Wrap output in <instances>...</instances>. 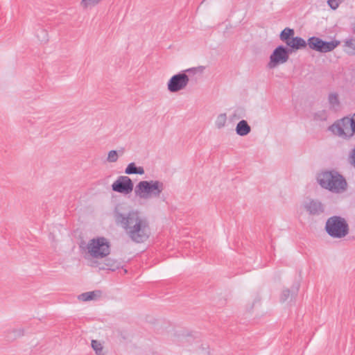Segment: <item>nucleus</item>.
Returning a JSON list of instances; mask_svg holds the SVG:
<instances>
[{"label":"nucleus","mask_w":355,"mask_h":355,"mask_svg":"<svg viewBox=\"0 0 355 355\" xmlns=\"http://www.w3.org/2000/svg\"><path fill=\"white\" fill-rule=\"evenodd\" d=\"M347 117H345L334 123L330 127L331 130L338 136H347L349 132V125H347Z\"/></svg>","instance_id":"11"},{"label":"nucleus","mask_w":355,"mask_h":355,"mask_svg":"<svg viewBox=\"0 0 355 355\" xmlns=\"http://www.w3.org/2000/svg\"><path fill=\"white\" fill-rule=\"evenodd\" d=\"M354 31L355 32V26H354Z\"/></svg>","instance_id":"32"},{"label":"nucleus","mask_w":355,"mask_h":355,"mask_svg":"<svg viewBox=\"0 0 355 355\" xmlns=\"http://www.w3.org/2000/svg\"><path fill=\"white\" fill-rule=\"evenodd\" d=\"M86 249L90 257L103 259L110 253V244L105 237L94 238L89 241Z\"/></svg>","instance_id":"4"},{"label":"nucleus","mask_w":355,"mask_h":355,"mask_svg":"<svg viewBox=\"0 0 355 355\" xmlns=\"http://www.w3.org/2000/svg\"><path fill=\"white\" fill-rule=\"evenodd\" d=\"M291 50L284 46H277L270 56V61L268 64L269 69H273L280 64L286 62L289 58V53Z\"/></svg>","instance_id":"7"},{"label":"nucleus","mask_w":355,"mask_h":355,"mask_svg":"<svg viewBox=\"0 0 355 355\" xmlns=\"http://www.w3.org/2000/svg\"><path fill=\"white\" fill-rule=\"evenodd\" d=\"M36 36L42 42H46L48 41V33L45 30L42 28H39L37 30Z\"/></svg>","instance_id":"22"},{"label":"nucleus","mask_w":355,"mask_h":355,"mask_svg":"<svg viewBox=\"0 0 355 355\" xmlns=\"http://www.w3.org/2000/svg\"><path fill=\"white\" fill-rule=\"evenodd\" d=\"M345 52L349 55H355V38H348L344 41Z\"/></svg>","instance_id":"17"},{"label":"nucleus","mask_w":355,"mask_h":355,"mask_svg":"<svg viewBox=\"0 0 355 355\" xmlns=\"http://www.w3.org/2000/svg\"><path fill=\"white\" fill-rule=\"evenodd\" d=\"M191 70H192V69H187V71H191Z\"/></svg>","instance_id":"30"},{"label":"nucleus","mask_w":355,"mask_h":355,"mask_svg":"<svg viewBox=\"0 0 355 355\" xmlns=\"http://www.w3.org/2000/svg\"><path fill=\"white\" fill-rule=\"evenodd\" d=\"M164 189V184L159 180H144L139 182L135 189V195L141 199L159 198Z\"/></svg>","instance_id":"3"},{"label":"nucleus","mask_w":355,"mask_h":355,"mask_svg":"<svg viewBox=\"0 0 355 355\" xmlns=\"http://www.w3.org/2000/svg\"><path fill=\"white\" fill-rule=\"evenodd\" d=\"M347 125H349V132L352 131L353 134H355V114L352 118L347 117Z\"/></svg>","instance_id":"24"},{"label":"nucleus","mask_w":355,"mask_h":355,"mask_svg":"<svg viewBox=\"0 0 355 355\" xmlns=\"http://www.w3.org/2000/svg\"><path fill=\"white\" fill-rule=\"evenodd\" d=\"M119 156L116 150H112L108 153L107 160L109 162H116L118 160Z\"/></svg>","instance_id":"23"},{"label":"nucleus","mask_w":355,"mask_h":355,"mask_svg":"<svg viewBox=\"0 0 355 355\" xmlns=\"http://www.w3.org/2000/svg\"><path fill=\"white\" fill-rule=\"evenodd\" d=\"M350 158H351V164L355 167V148L354 150H352L351 155H350Z\"/></svg>","instance_id":"29"},{"label":"nucleus","mask_w":355,"mask_h":355,"mask_svg":"<svg viewBox=\"0 0 355 355\" xmlns=\"http://www.w3.org/2000/svg\"><path fill=\"white\" fill-rule=\"evenodd\" d=\"M101 0H82L81 4L84 8L94 6L98 4Z\"/></svg>","instance_id":"25"},{"label":"nucleus","mask_w":355,"mask_h":355,"mask_svg":"<svg viewBox=\"0 0 355 355\" xmlns=\"http://www.w3.org/2000/svg\"><path fill=\"white\" fill-rule=\"evenodd\" d=\"M206 1V0H203V1H202V3L204 1Z\"/></svg>","instance_id":"31"},{"label":"nucleus","mask_w":355,"mask_h":355,"mask_svg":"<svg viewBox=\"0 0 355 355\" xmlns=\"http://www.w3.org/2000/svg\"><path fill=\"white\" fill-rule=\"evenodd\" d=\"M189 81L188 76L184 73H179L173 76L168 82L167 88L170 92L175 93L186 88Z\"/></svg>","instance_id":"8"},{"label":"nucleus","mask_w":355,"mask_h":355,"mask_svg":"<svg viewBox=\"0 0 355 355\" xmlns=\"http://www.w3.org/2000/svg\"><path fill=\"white\" fill-rule=\"evenodd\" d=\"M327 117V114L325 110L319 111L315 114V118L319 120H326Z\"/></svg>","instance_id":"27"},{"label":"nucleus","mask_w":355,"mask_h":355,"mask_svg":"<svg viewBox=\"0 0 355 355\" xmlns=\"http://www.w3.org/2000/svg\"><path fill=\"white\" fill-rule=\"evenodd\" d=\"M287 45L293 49H300L305 48L307 45L306 41L300 37H292L289 42H287Z\"/></svg>","instance_id":"12"},{"label":"nucleus","mask_w":355,"mask_h":355,"mask_svg":"<svg viewBox=\"0 0 355 355\" xmlns=\"http://www.w3.org/2000/svg\"><path fill=\"white\" fill-rule=\"evenodd\" d=\"M24 335V329L22 327L12 329L8 331L7 338L8 340H15Z\"/></svg>","instance_id":"18"},{"label":"nucleus","mask_w":355,"mask_h":355,"mask_svg":"<svg viewBox=\"0 0 355 355\" xmlns=\"http://www.w3.org/2000/svg\"><path fill=\"white\" fill-rule=\"evenodd\" d=\"M125 173L128 175L131 174H139L143 175L144 173V169L141 166H137L134 162L130 163L125 170Z\"/></svg>","instance_id":"16"},{"label":"nucleus","mask_w":355,"mask_h":355,"mask_svg":"<svg viewBox=\"0 0 355 355\" xmlns=\"http://www.w3.org/2000/svg\"><path fill=\"white\" fill-rule=\"evenodd\" d=\"M92 349L95 351L96 355H105L103 347L101 343L97 340H92L91 343Z\"/></svg>","instance_id":"20"},{"label":"nucleus","mask_w":355,"mask_h":355,"mask_svg":"<svg viewBox=\"0 0 355 355\" xmlns=\"http://www.w3.org/2000/svg\"><path fill=\"white\" fill-rule=\"evenodd\" d=\"M307 44L311 49L321 53H327L336 48L340 44V42L338 40L326 42L319 37H311L308 40Z\"/></svg>","instance_id":"6"},{"label":"nucleus","mask_w":355,"mask_h":355,"mask_svg":"<svg viewBox=\"0 0 355 355\" xmlns=\"http://www.w3.org/2000/svg\"><path fill=\"white\" fill-rule=\"evenodd\" d=\"M226 122L227 114L225 113H222L218 115L215 121V125L217 128L220 129L225 125Z\"/></svg>","instance_id":"21"},{"label":"nucleus","mask_w":355,"mask_h":355,"mask_svg":"<svg viewBox=\"0 0 355 355\" xmlns=\"http://www.w3.org/2000/svg\"><path fill=\"white\" fill-rule=\"evenodd\" d=\"M251 131V128L245 120L240 121L236 127V132L239 136H245Z\"/></svg>","instance_id":"13"},{"label":"nucleus","mask_w":355,"mask_h":355,"mask_svg":"<svg viewBox=\"0 0 355 355\" xmlns=\"http://www.w3.org/2000/svg\"><path fill=\"white\" fill-rule=\"evenodd\" d=\"M133 183L131 179L128 176H119L117 180L112 184V189L114 191L128 194L133 190Z\"/></svg>","instance_id":"9"},{"label":"nucleus","mask_w":355,"mask_h":355,"mask_svg":"<svg viewBox=\"0 0 355 355\" xmlns=\"http://www.w3.org/2000/svg\"><path fill=\"white\" fill-rule=\"evenodd\" d=\"M101 295V291H94L90 292L83 293L78 296V299L86 302L89 300H95Z\"/></svg>","instance_id":"14"},{"label":"nucleus","mask_w":355,"mask_h":355,"mask_svg":"<svg viewBox=\"0 0 355 355\" xmlns=\"http://www.w3.org/2000/svg\"><path fill=\"white\" fill-rule=\"evenodd\" d=\"M342 2L343 0H328L327 4L331 9L336 10Z\"/></svg>","instance_id":"26"},{"label":"nucleus","mask_w":355,"mask_h":355,"mask_svg":"<svg viewBox=\"0 0 355 355\" xmlns=\"http://www.w3.org/2000/svg\"><path fill=\"white\" fill-rule=\"evenodd\" d=\"M317 180L324 189L340 193L347 189V183L344 177L336 171H327L318 175Z\"/></svg>","instance_id":"2"},{"label":"nucleus","mask_w":355,"mask_h":355,"mask_svg":"<svg viewBox=\"0 0 355 355\" xmlns=\"http://www.w3.org/2000/svg\"><path fill=\"white\" fill-rule=\"evenodd\" d=\"M303 207L311 216H320L324 212V205L317 200H309L304 202Z\"/></svg>","instance_id":"10"},{"label":"nucleus","mask_w":355,"mask_h":355,"mask_svg":"<svg viewBox=\"0 0 355 355\" xmlns=\"http://www.w3.org/2000/svg\"><path fill=\"white\" fill-rule=\"evenodd\" d=\"M325 230L330 236L337 239L343 238L349 233V226L345 218L337 216L327 219Z\"/></svg>","instance_id":"5"},{"label":"nucleus","mask_w":355,"mask_h":355,"mask_svg":"<svg viewBox=\"0 0 355 355\" xmlns=\"http://www.w3.org/2000/svg\"><path fill=\"white\" fill-rule=\"evenodd\" d=\"M294 34L293 29L285 28L280 33V39L287 44V42H289L291 37H293Z\"/></svg>","instance_id":"19"},{"label":"nucleus","mask_w":355,"mask_h":355,"mask_svg":"<svg viewBox=\"0 0 355 355\" xmlns=\"http://www.w3.org/2000/svg\"><path fill=\"white\" fill-rule=\"evenodd\" d=\"M328 102L329 103V108L333 110H338L340 106V101L338 95L336 93H330L328 96Z\"/></svg>","instance_id":"15"},{"label":"nucleus","mask_w":355,"mask_h":355,"mask_svg":"<svg viewBox=\"0 0 355 355\" xmlns=\"http://www.w3.org/2000/svg\"><path fill=\"white\" fill-rule=\"evenodd\" d=\"M289 295H290V291L288 289L283 290L281 297H280V300L282 302H285L288 298Z\"/></svg>","instance_id":"28"},{"label":"nucleus","mask_w":355,"mask_h":355,"mask_svg":"<svg viewBox=\"0 0 355 355\" xmlns=\"http://www.w3.org/2000/svg\"><path fill=\"white\" fill-rule=\"evenodd\" d=\"M114 219L116 225L125 230L133 242L143 243L148 239L150 234L149 223L138 211L131 210L128 213L115 211Z\"/></svg>","instance_id":"1"}]
</instances>
